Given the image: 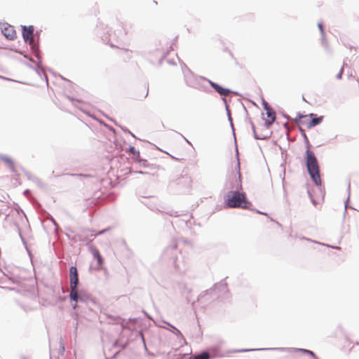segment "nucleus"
Returning a JSON list of instances; mask_svg holds the SVG:
<instances>
[{
  "label": "nucleus",
  "instance_id": "nucleus-11",
  "mask_svg": "<svg viewBox=\"0 0 359 359\" xmlns=\"http://www.w3.org/2000/svg\"><path fill=\"white\" fill-rule=\"evenodd\" d=\"M208 83H209L210 87L220 95L221 100H222L225 108H229V107L228 104V100L226 97L229 93H232L235 95H239V93L237 91H233L229 88L223 87L219 83L214 82L211 80H208Z\"/></svg>",
  "mask_w": 359,
  "mask_h": 359
},
{
  "label": "nucleus",
  "instance_id": "nucleus-19",
  "mask_svg": "<svg viewBox=\"0 0 359 359\" xmlns=\"http://www.w3.org/2000/svg\"><path fill=\"white\" fill-rule=\"evenodd\" d=\"M34 53L35 54V56L38 61L36 66H33L26 62H25V65L26 66H27L29 68L33 69L40 77H41L42 74H41V70L39 69V67L41 65L42 61H41V59L39 55L38 54V52Z\"/></svg>",
  "mask_w": 359,
  "mask_h": 359
},
{
  "label": "nucleus",
  "instance_id": "nucleus-48",
  "mask_svg": "<svg viewBox=\"0 0 359 359\" xmlns=\"http://www.w3.org/2000/svg\"><path fill=\"white\" fill-rule=\"evenodd\" d=\"M41 32V30L36 31V33H34V36H37V40L36 41L39 42V38H40V33Z\"/></svg>",
  "mask_w": 359,
  "mask_h": 359
},
{
  "label": "nucleus",
  "instance_id": "nucleus-17",
  "mask_svg": "<svg viewBox=\"0 0 359 359\" xmlns=\"http://www.w3.org/2000/svg\"><path fill=\"white\" fill-rule=\"evenodd\" d=\"M6 27L1 29L2 34L8 40H14L16 38V32L13 27L6 23Z\"/></svg>",
  "mask_w": 359,
  "mask_h": 359
},
{
  "label": "nucleus",
  "instance_id": "nucleus-61",
  "mask_svg": "<svg viewBox=\"0 0 359 359\" xmlns=\"http://www.w3.org/2000/svg\"><path fill=\"white\" fill-rule=\"evenodd\" d=\"M0 78H1V79H5V80H8V81H11V79H8V78H6V77H4V76H0Z\"/></svg>",
  "mask_w": 359,
  "mask_h": 359
},
{
  "label": "nucleus",
  "instance_id": "nucleus-36",
  "mask_svg": "<svg viewBox=\"0 0 359 359\" xmlns=\"http://www.w3.org/2000/svg\"><path fill=\"white\" fill-rule=\"evenodd\" d=\"M321 43H322V45L324 47V48L325 49V50L329 53H331V50L328 46V43H327V39H323L321 41Z\"/></svg>",
  "mask_w": 359,
  "mask_h": 359
},
{
  "label": "nucleus",
  "instance_id": "nucleus-21",
  "mask_svg": "<svg viewBox=\"0 0 359 359\" xmlns=\"http://www.w3.org/2000/svg\"><path fill=\"white\" fill-rule=\"evenodd\" d=\"M126 152L129 154L133 161L140 156V151L137 150L133 145H130L128 148H126Z\"/></svg>",
  "mask_w": 359,
  "mask_h": 359
},
{
  "label": "nucleus",
  "instance_id": "nucleus-16",
  "mask_svg": "<svg viewBox=\"0 0 359 359\" xmlns=\"http://www.w3.org/2000/svg\"><path fill=\"white\" fill-rule=\"evenodd\" d=\"M218 348L216 347L210 349V353L204 351L194 356V359H210L220 356L218 354Z\"/></svg>",
  "mask_w": 359,
  "mask_h": 359
},
{
  "label": "nucleus",
  "instance_id": "nucleus-50",
  "mask_svg": "<svg viewBox=\"0 0 359 359\" xmlns=\"http://www.w3.org/2000/svg\"><path fill=\"white\" fill-rule=\"evenodd\" d=\"M184 140L185 142L189 144H191V142L189 140H188L182 134H181L180 133H178L177 132Z\"/></svg>",
  "mask_w": 359,
  "mask_h": 359
},
{
  "label": "nucleus",
  "instance_id": "nucleus-1",
  "mask_svg": "<svg viewBox=\"0 0 359 359\" xmlns=\"http://www.w3.org/2000/svg\"><path fill=\"white\" fill-rule=\"evenodd\" d=\"M237 170V166L236 167ZM238 171V177L236 176L230 182V188L224 197L225 208H241L243 209H250L252 203L249 201L244 192L242 190V181L240 170Z\"/></svg>",
  "mask_w": 359,
  "mask_h": 359
},
{
  "label": "nucleus",
  "instance_id": "nucleus-49",
  "mask_svg": "<svg viewBox=\"0 0 359 359\" xmlns=\"http://www.w3.org/2000/svg\"><path fill=\"white\" fill-rule=\"evenodd\" d=\"M104 126L107 128L109 130L114 132V129L112 126L104 123Z\"/></svg>",
  "mask_w": 359,
  "mask_h": 359
},
{
  "label": "nucleus",
  "instance_id": "nucleus-29",
  "mask_svg": "<svg viewBox=\"0 0 359 359\" xmlns=\"http://www.w3.org/2000/svg\"><path fill=\"white\" fill-rule=\"evenodd\" d=\"M309 116L307 114L304 115L301 112H298L297 114L296 118H294L295 121L299 124H302V122L306 121L307 120H302L303 118H308Z\"/></svg>",
  "mask_w": 359,
  "mask_h": 359
},
{
  "label": "nucleus",
  "instance_id": "nucleus-18",
  "mask_svg": "<svg viewBox=\"0 0 359 359\" xmlns=\"http://www.w3.org/2000/svg\"><path fill=\"white\" fill-rule=\"evenodd\" d=\"M227 117H228V121H229L230 126L231 128L233 135L234 137V143H235V147H236V157L237 159V168L239 170H241V165H240V161H239V152H238L237 142H236V139L235 129H234V126H233V119H232L231 115H229V116H227Z\"/></svg>",
  "mask_w": 359,
  "mask_h": 359
},
{
  "label": "nucleus",
  "instance_id": "nucleus-42",
  "mask_svg": "<svg viewBox=\"0 0 359 359\" xmlns=\"http://www.w3.org/2000/svg\"><path fill=\"white\" fill-rule=\"evenodd\" d=\"M318 27L320 32V35L325 34V29L323 28V22H320L318 23Z\"/></svg>",
  "mask_w": 359,
  "mask_h": 359
},
{
  "label": "nucleus",
  "instance_id": "nucleus-22",
  "mask_svg": "<svg viewBox=\"0 0 359 359\" xmlns=\"http://www.w3.org/2000/svg\"><path fill=\"white\" fill-rule=\"evenodd\" d=\"M299 131L303 137L304 142L305 144L306 149H311L312 145L311 144L306 134L305 130L301 127L299 128Z\"/></svg>",
  "mask_w": 359,
  "mask_h": 359
},
{
  "label": "nucleus",
  "instance_id": "nucleus-59",
  "mask_svg": "<svg viewBox=\"0 0 359 359\" xmlns=\"http://www.w3.org/2000/svg\"><path fill=\"white\" fill-rule=\"evenodd\" d=\"M77 326H78V323H75V326H74V332L76 333V331H77Z\"/></svg>",
  "mask_w": 359,
  "mask_h": 359
},
{
  "label": "nucleus",
  "instance_id": "nucleus-57",
  "mask_svg": "<svg viewBox=\"0 0 359 359\" xmlns=\"http://www.w3.org/2000/svg\"><path fill=\"white\" fill-rule=\"evenodd\" d=\"M341 78H342V75H341V74H339V73H338V74L336 75V79H341Z\"/></svg>",
  "mask_w": 359,
  "mask_h": 359
},
{
  "label": "nucleus",
  "instance_id": "nucleus-51",
  "mask_svg": "<svg viewBox=\"0 0 359 359\" xmlns=\"http://www.w3.org/2000/svg\"><path fill=\"white\" fill-rule=\"evenodd\" d=\"M50 222L53 223V224L55 227H57V223L56 222V221H55L53 217H51V219H50Z\"/></svg>",
  "mask_w": 359,
  "mask_h": 359
},
{
  "label": "nucleus",
  "instance_id": "nucleus-24",
  "mask_svg": "<svg viewBox=\"0 0 359 359\" xmlns=\"http://www.w3.org/2000/svg\"><path fill=\"white\" fill-rule=\"evenodd\" d=\"M264 351H278L281 352H288L293 353V348H285V347H278V348H262Z\"/></svg>",
  "mask_w": 359,
  "mask_h": 359
},
{
  "label": "nucleus",
  "instance_id": "nucleus-28",
  "mask_svg": "<svg viewBox=\"0 0 359 359\" xmlns=\"http://www.w3.org/2000/svg\"><path fill=\"white\" fill-rule=\"evenodd\" d=\"M109 318L111 324L118 325L121 322V318L118 316H109Z\"/></svg>",
  "mask_w": 359,
  "mask_h": 359
},
{
  "label": "nucleus",
  "instance_id": "nucleus-33",
  "mask_svg": "<svg viewBox=\"0 0 359 359\" xmlns=\"http://www.w3.org/2000/svg\"><path fill=\"white\" fill-rule=\"evenodd\" d=\"M137 337H140L145 351H147V344H146L145 338H144V336L142 332V331H138L137 333Z\"/></svg>",
  "mask_w": 359,
  "mask_h": 359
},
{
  "label": "nucleus",
  "instance_id": "nucleus-3",
  "mask_svg": "<svg viewBox=\"0 0 359 359\" xmlns=\"http://www.w3.org/2000/svg\"><path fill=\"white\" fill-rule=\"evenodd\" d=\"M304 160L311 181L316 187L320 188L322 187L320 168L314 152L311 149H306L304 154Z\"/></svg>",
  "mask_w": 359,
  "mask_h": 359
},
{
  "label": "nucleus",
  "instance_id": "nucleus-39",
  "mask_svg": "<svg viewBox=\"0 0 359 359\" xmlns=\"http://www.w3.org/2000/svg\"><path fill=\"white\" fill-rule=\"evenodd\" d=\"M34 182L38 184V186L41 187H44L45 184L38 177H36V178H34Z\"/></svg>",
  "mask_w": 359,
  "mask_h": 359
},
{
  "label": "nucleus",
  "instance_id": "nucleus-30",
  "mask_svg": "<svg viewBox=\"0 0 359 359\" xmlns=\"http://www.w3.org/2000/svg\"><path fill=\"white\" fill-rule=\"evenodd\" d=\"M169 326L171 327V330L170 331L175 334L176 336H177L178 337H181L182 339H184V337L183 335L182 334L181 332L176 327H175L174 325L168 323Z\"/></svg>",
  "mask_w": 359,
  "mask_h": 359
},
{
  "label": "nucleus",
  "instance_id": "nucleus-47",
  "mask_svg": "<svg viewBox=\"0 0 359 359\" xmlns=\"http://www.w3.org/2000/svg\"><path fill=\"white\" fill-rule=\"evenodd\" d=\"M250 210H251V208H250ZM252 210L255 211V212H257V214L264 215H267V213H266V212H262V211H260V210H257V209H255V210L252 209Z\"/></svg>",
  "mask_w": 359,
  "mask_h": 359
},
{
  "label": "nucleus",
  "instance_id": "nucleus-23",
  "mask_svg": "<svg viewBox=\"0 0 359 359\" xmlns=\"http://www.w3.org/2000/svg\"><path fill=\"white\" fill-rule=\"evenodd\" d=\"M129 344H130L129 340H126V342L121 343V341H120V337H119L116 340H115L114 341L113 347L114 348H120L121 350H124V349H126L128 347Z\"/></svg>",
  "mask_w": 359,
  "mask_h": 359
},
{
  "label": "nucleus",
  "instance_id": "nucleus-9",
  "mask_svg": "<svg viewBox=\"0 0 359 359\" xmlns=\"http://www.w3.org/2000/svg\"><path fill=\"white\" fill-rule=\"evenodd\" d=\"M191 182V177L187 175H180V176L170 182L171 184H174L176 187L177 191L182 194L189 192Z\"/></svg>",
  "mask_w": 359,
  "mask_h": 359
},
{
  "label": "nucleus",
  "instance_id": "nucleus-27",
  "mask_svg": "<svg viewBox=\"0 0 359 359\" xmlns=\"http://www.w3.org/2000/svg\"><path fill=\"white\" fill-rule=\"evenodd\" d=\"M264 351L262 348H242V349H235L232 352L233 353H245L250 351Z\"/></svg>",
  "mask_w": 359,
  "mask_h": 359
},
{
  "label": "nucleus",
  "instance_id": "nucleus-34",
  "mask_svg": "<svg viewBox=\"0 0 359 359\" xmlns=\"http://www.w3.org/2000/svg\"><path fill=\"white\" fill-rule=\"evenodd\" d=\"M22 170L24 172L26 177H27V179L34 182V178H36V176L33 175L31 172L27 171L24 168H22Z\"/></svg>",
  "mask_w": 359,
  "mask_h": 359
},
{
  "label": "nucleus",
  "instance_id": "nucleus-40",
  "mask_svg": "<svg viewBox=\"0 0 359 359\" xmlns=\"http://www.w3.org/2000/svg\"><path fill=\"white\" fill-rule=\"evenodd\" d=\"M65 351V342L62 339L60 340V352H62V353Z\"/></svg>",
  "mask_w": 359,
  "mask_h": 359
},
{
  "label": "nucleus",
  "instance_id": "nucleus-41",
  "mask_svg": "<svg viewBox=\"0 0 359 359\" xmlns=\"http://www.w3.org/2000/svg\"><path fill=\"white\" fill-rule=\"evenodd\" d=\"M262 107H263L264 110H266L267 109L271 107L269 104L263 98H262Z\"/></svg>",
  "mask_w": 359,
  "mask_h": 359
},
{
  "label": "nucleus",
  "instance_id": "nucleus-8",
  "mask_svg": "<svg viewBox=\"0 0 359 359\" xmlns=\"http://www.w3.org/2000/svg\"><path fill=\"white\" fill-rule=\"evenodd\" d=\"M142 198L143 200L140 201L141 203L151 210L165 212L163 208L160 205L159 200L156 196H142ZM165 213L172 217H178L180 215L177 214V212L173 210L165 212Z\"/></svg>",
  "mask_w": 359,
  "mask_h": 359
},
{
  "label": "nucleus",
  "instance_id": "nucleus-55",
  "mask_svg": "<svg viewBox=\"0 0 359 359\" xmlns=\"http://www.w3.org/2000/svg\"><path fill=\"white\" fill-rule=\"evenodd\" d=\"M345 61H344V64H343V66L341 67L339 74H341V75L343 74V69H344V67H345Z\"/></svg>",
  "mask_w": 359,
  "mask_h": 359
},
{
  "label": "nucleus",
  "instance_id": "nucleus-26",
  "mask_svg": "<svg viewBox=\"0 0 359 359\" xmlns=\"http://www.w3.org/2000/svg\"><path fill=\"white\" fill-rule=\"evenodd\" d=\"M250 125H251V127H252V132H253V136H254V138L255 140H266V139L268 138V136H260V135H259L257 133V132H256L255 126L253 123V122L251 120H250Z\"/></svg>",
  "mask_w": 359,
  "mask_h": 359
},
{
  "label": "nucleus",
  "instance_id": "nucleus-58",
  "mask_svg": "<svg viewBox=\"0 0 359 359\" xmlns=\"http://www.w3.org/2000/svg\"><path fill=\"white\" fill-rule=\"evenodd\" d=\"M283 116L286 118L287 120H290V116L287 114H283Z\"/></svg>",
  "mask_w": 359,
  "mask_h": 359
},
{
  "label": "nucleus",
  "instance_id": "nucleus-12",
  "mask_svg": "<svg viewBox=\"0 0 359 359\" xmlns=\"http://www.w3.org/2000/svg\"><path fill=\"white\" fill-rule=\"evenodd\" d=\"M111 29H109L107 25H104L102 22H98L96 26V33L102 42L105 44L109 45L111 47H115L116 46L111 41Z\"/></svg>",
  "mask_w": 359,
  "mask_h": 359
},
{
  "label": "nucleus",
  "instance_id": "nucleus-52",
  "mask_svg": "<svg viewBox=\"0 0 359 359\" xmlns=\"http://www.w3.org/2000/svg\"><path fill=\"white\" fill-rule=\"evenodd\" d=\"M67 99H68L69 100H70V101H72V102H73V101H74V100H76V101H78V102H80V100H75V99H74V97H71V96H69V95H67Z\"/></svg>",
  "mask_w": 359,
  "mask_h": 359
},
{
  "label": "nucleus",
  "instance_id": "nucleus-35",
  "mask_svg": "<svg viewBox=\"0 0 359 359\" xmlns=\"http://www.w3.org/2000/svg\"><path fill=\"white\" fill-rule=\"evenodd\" d=\"M264 119V126L266 128H269L272 124L273 123V122L275 121L274 119Z\"/></svg>",
  "mask_w": 359,
  "mask_h": 359
},
{
  "label": "nucleus",
  "instance_id": "nucleus-15",
  "mask_svg": "<svg viewBox=\"0 0 359 359\" xmlns=\"http://www.w3.org/2000/svg\"><path fill=\"white\" fill-rule=\"evenodd\" d=\"M9 283L19 284L20 280L15 279L14 277L6 276L5 278H0V287L4 288V289H8L9 290H13L15 292H18V290H17L14 287H9L8 286Z\"/></svg>",
  "mask_w": 359,
  "mask_h": 359
},
{
  "label": "nucleus",
  "instance_id": "nucleus-13",
  "mask_svg": "<svg viewBox=\"0 0 359 359\" xmlns=\"http://www.w3.org/2000/svg\"><path fill=\"white\" fill-rule=\"evenodd\" d=\"M307 116H309L310 119L307 120L306 121L302 122V125L306 126L307 128H312L316 126L320 125L324 118L323 116H318L314 113H310L307 114Z\"/></svg>",
  "mask_w": 359,
  "mask_h": 359
},
{
  "label": "nucleus",
  "instance_id": "nucleus-10",
  "mask_svg": "<svg viewBox=\"0 0 359 359\" xmlns=\"http://www.w3.org/2000/svg\"><path fill=\"white\" fill-rule=\"evenodd\" d=\"M226 278H227V277H226L223 280H221L219 283H215L213 285V287H211L210 289L207 290L203 292L202 293H201L198 297V302H200L201 304H203V303H204L203 299L207 295L212 294V293L216 294L217 292L224 293L226 291H228L227 283L225 281Z\"/></svg>",
  "mask_w": 359,
  "mask_h": 359
},
{
  "label": "nucleus",
  "instance_id": "nucleus-20",
  "mask_svg": "<svg viewBox=\"0 0 359 359\" xmlns=\"http://www.w3.org/2000/svg\"><path fill=\"white\" fill-rule=\"evenodd\" d=\"M0 160L8 164L11 172H12L13 173L16 172L14 162L11 158L6 155H0Z\"/></svg>",
  "mask_w": 359,
  "mask_h": 359
},
{
  "label": "nucleus",
  "instance_id": "nucleus-62",
  "mask_svg": "<svg viewBox=\"0 0 359 359\" xmlns=\"http://www.w3.org/2000/svg\"><path fill=\"white\" fill-rule=\"evenodd\" d=\"M111 121H113L116 126H118V123L113 119V118H108ZM118 126H120L118 125Z\"/></svg>",
  "mask_w": 359,
  "mask_h": 359
},
{
  "label": "nucleus",
  "instance_id": "nucleus-54",
  "mask_svg": "<svg viewBox=\"0 0 359 359\" xmlns=\"http://www.w3.org/2000/svg\"><path fill=\"white\" fill-rule=\"evenodd\" d=\"M345 61H344V64H343V66L341 67L339 74H341V75L343 74V69H344V67H345Z\"/></svg>",
  "mask_w": 359,
  "mask_h": 359
},
{
  "label": "nucleus",
  "instance_id": "nucleus-14",
  "mask_svg": "<svg viewBox=\"0 0 359 359\" xmlns=\"http://www.w3.org/2000/svg\"><path fill=\"white\" fill-rule=\"evenodd\" d=\"M88 248L90 253L92 254L93 258L97 261V266L95 267V269L97 270L101 269L102 268L104 261L99 250L96 247L90 244H88Z\"/></svg>",
  "mask_w": 359,
  "mask_h": 359
},
{
  "label": "nucleus",
  "instance_id": "nucleus-46",
  "mask_svg": "<svg viewBox=\"0 0 359 359\" xmlns=\"http://www.w3.org/2000/svg\"><path fill=\"white\" fill-rule=\"evenodd\" d=\"M120 352H121V350H118L116 352H115L111 357H105V359L116 358L118 356V355L120 353Z\"/></svg>",
  "mask_w": 359,
  "mask_h": 359
},
{
  "label": "nucleus",
  "instance_id": "nucleus-53",
  "mask_svg": "<svg viewBox=\"0 0 359 359\" xmlns=\"http://www.w3.org/2000/svg\"><path fill=\"white\" fill-rule=\"evenodd\" d=\"M72 306L73 309H76V308L78 307V303L74 302V304H72Z\"/></svg>",
  "mask_w": 359,
  "mask_h": 359
},
{
  "label": "nucleus",
  "instance_id": "nucleus-64",
  "mask_svg": "<svg viewBox=\"0 0 359 359\" xmlns=\"http://www.w3.org/2000/svg\"><path fill=\"white\" fill-rule=\"evenodd\" d=\"M311 201L313 205L316 204V201L313 199V198H311Z\"/></svg>",
  "mask_w": 359,
  "mask_h": 359
},
{
  "label": "nucleus",
  "instance_id": "nucleus-7",
  "mask_svg": "<svg viewBox=\"0 0 359 359\" xmlns=\"http://www.w3.org/2000/svg\"><path fill=\"white\" fill-rule=\"evenodd\" d=\"M183 65L184 68L187 69L186 72L183 71L186 84L191 88L202 90L203 86L201 85V81H205L208 82V80L210 79L203 76L195 75L184 63ZM182 70H184L183 68Z\"/></svg>",
  "mask_w": 359,
  "mask_h": 359
},
{
  "label": "nucleus",
  "instance_id": "nucleus-63",
  "mask_svg": "<svg viewBox=\"0 0 359 359\" xmlns=\"http://www.w3.org/2000/svg\"><path fill=\"white\" fill-rule=\"evenodd\" d=\"M307 193H308V195H309V198H313V196H312V195H311V192H310V191H309V190H308V191H307Z\"/></svg>",
  "mask_w": 359,
  "mask_h": 359
},
{
  "label": "nucleus",
  "instance_id": "nucleus-31",
  "mask_svg": "<svg viewBox=\"0 0 359 359\" xmlns=\"http://www.w3.org/2000/svg\"><path fill=\"white\" fill-rule=\"evenodd\" d=\"M266 111V116L270 119H276V112L275 111L271 108L267 109Z\"/></svg>",
  "mask_w": 359,
  "mask_h": 359
},
{
  "label": "nucleus",
  "instance_id": "nucleus-2",
  "mask_svg": "<svg viewBox=\"0 0 359 359\" xmlns=\"http://www.w3.org/2000/svg\"><path fill=\"white\" fill-rule=\"evenodd\" d=\"M69 285L70 292L68 297L71 302H82L87 305L91 304L95 305L96 302L90 294L84 290H79L78 286L79 284V278L78 270L76 266H71L69 267Z\"/></svg>",
  "mask_w": 359,
  "mask_h": 359
},
{
  "label": "nucleus",
  "instance_id": "nucleus-56",
  "mask_svg": "<svg viewBox=\"0 0 359 359\" xmlns=\"http://www.w3.org/2000/svg\"><path fill=\"white\" fill-rule=\"evenodd\" d=\"M225 109H226V115H227V116H229V115H231V111H230V108H229H229H225Z\"/></svg>",
  "mask_w": 359,
  "mask_h": 359
},
{
  "label": "nucleus",
  "instance_id": "nucleus-38",
  "mask_svg": "<svg viewBox=\"0 0 359 359\" xmlns=\"http://www.w3.org/2000/svg\"><path fill=\"white\" fill-rule=\"evenodd\" d=\"M348 198H346V201H345V208H344V215H345V214L346 212L347 203H348V202L349 201V198H350V183H348Z\"/></svg>",
  "mask_w": 359,
  "mask_h": 359
},
{
  "label": "nucleus",
  "instance_id": "nucleus-25",
  "mask_svg": "<svg viewBox=\"0 0 359 359\" xmlns=\"http://www.w3.org/2000/svg\"><path fill=\"white\" fill-rule=\"evenodd\" d=\"M303 353L304 354H307L310 356H314L315 353L311 350L302 348H293V353Z\"/></svg>",
  "mask_w": 359,
  "mask_h": 359
},
{
  "label": "nucleus",
  "instance_id": "nucleus-37",
  "mask_svg": "<svg viewBox=\"0 0 359 359\" xmlns=\"http://www.w3.org/2000/svg\"><path fill=\"white\" fill-rule=\"evenodd\" d=\"M66 175H72V176H79V177H85V178H89V177H92L93 175H90V174H84V173H79V174H66Z\"/></svg>",
  "mask_w": 359,
  "mask_h": 359
},
{
  "label": "nucleus",
  "instance_id": "nucleus-5",
  "mask_svg": "<svg viewBox=\"0 0 359 359\" xmlns=\"http://www.w3.org/2000/svg\"><path fill=\"white\" fill-rule=\"evenodd\" d=\"M133 162L136 165L137 168H144L147 169V170H133V169H130L129 171L130 174L137 173L143 175L154 176L156 175L154 171H156L161 168V166L159 165L149 163L146 158H142L141 156H140L135 160H134Z\"/></svg>",
  "mask_w": 359,
  "mask_h": 359
},
{
  "label": "nucleus",
  "instance_id": "nucleus-32",
  "mask_svg": "<svg viewBox=\"0 0 359 359\" xmlns=\"http://www.w3.org/2000/svg\"><path fill=\"white\" fill-rule=\"evenodd\" d=\"M17 228L18 229V231H19V236L22 240V242L23 243L24 245L25 246V248L27 251V253L29 254V256H31V252L29 251V250L28 249L27 246V241H25V238L22 236V233H21V230L20 229V226L18 225H17Z\"/></svg>",
  "mask_w": 359,
  "mask_h": 359
},
{
  "label": "nucleus",
  "instance_id": "nucleus-44",
  "mask_svg": "<svg viewBox=\"0 0 359 359\" xmlns=\"http://www.w3.org/2000/svg\"><path fill=\"white\" fill-rule=\"evenodd\" d=\"M111 229V227H107V228H105L104 229H102L100 231H99L97 233L96 236H101V235H103L104 233H105L106 232H107L108 231H109Z\"/></svg>",
  "mask_w": 359,
  "mask_h": 359
},
{
  "label": "nucleus",
  "instance_id": "nucleus-45",
  "mask_svg": "<svg viewBox=\"0 0 359 359\" xmlns=\"http://www.w3.org/2000/svg\"><path fill=\"white\" fill-rule=\"evenodd\" d=\"M122 129V130L125 133H129L133 137H135V135L128 129L126 127H121L120 126Z\"/></svg>",
  "mask_w": 359,
  "mask_h": 359
},
{
  "label": "nucleus",
  "instance_id": "nucleus-6",
  "mask_svg": "<svg viewBox=\"0 0 359 359\" xmlns=\"http://www.w3.org/2000/svg\"><path fill=\"white\" fill-rule=\"evenodd\" d=\"M22 36L25 43L29 44L33 53L39 51V43L34 39V27L21 25Z\"/></svg>",
  "mask_w": 359,
  "mask_h": 359
},
{
  "label": "nucleus",
  "instance_id": "nucleus-60",
  "mask_svg": "<svg viewBox=\"0 0 359 359\" xmlns=\"http://www.w3.org/2000/svg\"><path fill=\"white\" fill-rule=\"evenodd\" d=\"M24 57H26V58H27L30 62H33V63H35V61H34V60L30 59V58H29L28 57H27V56H25V55H24Z\"/></svg>",
  "mask_w": 359,
  "mask_h": 359
},
{
  "label": "nucleus",
  "instance_id": "nucleus-43",
  "mask_svg": "<svg viewBox=\"0 0 359 359\" xmlns=\"http://www.w3.org/2000/svg\"><path fill=\"white\" fill-rule=\"evenodd\" d=\"M118 325H121L122 330L128 329V325L125 322V319L121 318V322Z\"/></svg>",
  "mask_w": 359,
  "mask_h": 359
},
{
  "label": "nucleus",
  "instance_id": "nucleus-4",
  "mask_svg": "<svg viewBox=\"0 0 359 359\" xmlns=\"http://www.w3.org/2000/svg\"><path fill=\"white\" fill-rule=\"evenodd\" d=\"M180 251L177 249V243L173 239L170 243L166 246L161 255V258L163 261L172 263L176 270L180 272L184 271V269L180 266L178 254Z\"/></svg>",
  "mask_w": 359,
  "mask_h": 359
}]
</instances>
